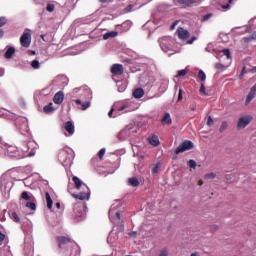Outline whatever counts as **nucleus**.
<instances>
[{
  "label": "nucleus",
  "mask_w": 256,
  "mask_h": 256,
  "mask_svg": "<svg viewBox=\"0 0 256 256\" xmlns=\"http://www.w3.org/2000/svg\"><path fill=\"white\" fill-rule=\"evenodd\" d=\"M72 180L76 189H82V192H80L79 194H73L74 199H79L80 201H85V199L89 200V197L91 195L89 187L86 186V184L83 183V181H81V179H79V177L77 176H73Z\"/></svg>",
  "instance_id": "f257e3e1"
},
{
  "label": "nucleus",
  "mask_w": 256,
  "mask_h": 256,
  "mask_svg": "<svg viewBox=\"0 0 256 256\" xmlns=\"http://www.w3.org/2000/svg\"><path fill=\"white\" fill-rule=\"evenodd\" d=\"M37 149H38V145L35 143V141L24 142L20 147L21 154L10 155V156L17 157L18 159H25V157H34Z\"/></svg>",
  "instance_id": "f03ea898"
},
{
  "label": "nucleus",
  "mask_w": 256,
  "mask_h": 256,
  "mask_svg": "<svg viewBox=\"0 0 256 256\" xmlns=\"http://www.w3.org/2000/svg\"><path fill=\"white\" fill-rule=\"evenodd\" d=\"M119 207H121V201L119 200L112 204L109 210V219L114 225H120V227H123V219H121V212L119 211Z\"/></svg>",
  "instance_id": "7ed1b4c3"
},
{
  "label": "nucleus",
  "mask_w": 256,
  "mask_h": 256,
  "mask_svg": "<svg viewBox=\"0 0 256 256\" xmlns=\"http://www.w3.org/2000/svg\"><path fill=\"white\" fill-rule=\"evenodd\" d=\"M57 241L60 249H67V247L72 248L70 256H81L79 246L77 245V243L71 241V239L61 236L57 238Z\"/></svg>",
  "instance_id": "20e7f679"
},
{
  "label": "nucleus",
  "mask_w": 256,
  "mask_h": 256,
  "mask_svg": "<svg viewBox=\"0 0 256 256\" xmlns=\"http://www.w3.org/2000/svg\"><path fill=\"white\" fill-rule=\"evenodd\" d=\"M58 156L60 157V159H63L64 157L65 161H73V159H75V152L73 151V149L65 147L60 150Z\"/></svg>",
  "instance_id": "39448f33"
},
{
  "label": "nucleus",
  "mask_w": 256,
  "mask_h": 256,
  "mask_svg": "<svg viewBox=\"0 0 256 256\" xmlns=\"http://www.w3.org/2000/svg\"><path fill=\"white\" fill-rule=\"evenodd\" d=\"M193 147H195V145L191 140H185L175 149V153L176 155H179V153H185V151H191Z\"/></svg>",
  "instance_id": "423d86ee"
},
{
  "label": "nucleus",
  "mask_w": 256,
  "mask_h": 256,
  "mask_svg": "<svg viewBox=\"0 0 256 256\" xmlns=\"http://www.w3.org/2000/svg\"><path fill=\"white\" fill-rule=\"evenodd\" d=\"M251 121H253V117L251 115H244L240 117L237 123V129H245Z\"/></svg>",
  "instance_id": "0eeeda50"
},
{
  "label": "nucleus",
  "mask_w": 256,
  "mask_h": 256,
  "mask_svg": "<svg viewBox=\"0 0 256 256\" xmlns=\"http://www.w3.org/2000/svg\"><path fill=\"white\" fill-rule=\"evenodd\" d=\"M20 43L22 47H25V49L29 48L31 45V34L29 32H25L20 37Z\"/></svg>",
  "instance_id": "6e6552de"
},
{
  "label": "nucleus",
  "mask_w": 256,
  "mask_h": 256,
  "mask_svg": "<svg viewBox=\"0 0 256 256\" xmlns=\"http://www.w3.org/2000/svg\"><path fill=\"white\" fill-rule=\"evenodd\" d=\"M176 33L178 35V38L181 39V41H187V39H189L190 33L188 30H185L183 27H179Z\"/></svg>",
  "instance_id": "1a4fd4ad"
},
{
  "label": "nucleus",
  "mask_w": 256,
  "mask_h": 256,
  "mask_svg": "<svg viewBox=\"0 0 256 256\" xmlns=\"http://www.w3.org/2000/svg\"><path fill=\"white\" fill-rule=\"evenodd\" d=\"M125 69L123 68V66L121 64H114L111 67V73L112 75H123Z\"/></svg>",
  "instance_id": "9d476101"
},
{
  "label": "nucleus",
  "mask_w": 256,
  "mask_h": 256,
  "mask_svg": "<svg viewBox=\"0 0 256 256\" xmlns=\"http://www.w3.org/2000/svg\"><path fill=\"white\" fill-rule=\"evenodd\" d=\"M65 100V93H63V91H58L54 97H53V102L56 105H61V103H63V101Z\"/></svg>",
  "instance_id": "9b49d317"
},
{
  "label": "nucleus",
  "mask_w": 256,
  "mask_h": 256,
  "mask_svg": "<svg viewBox=\"0 0 256 256\" xmlns=\"http://www.w3.org/2000/svg\"><path fill=\"white\" fill-rule=\"evenodd\" d=\"M256 94V83L252 86L250 92L248 93L245 101V105H249L253 99H255Z\"/></svg>",
  "instance_id": "f8f14e48"
},
{
  "label": "nucleus",
  "mask_w": 256,
  "mask_h": 256,
  "mask_svg": "<svg viewBox=\"0 0 256 256\" xmlns=\"http://www.w3.org/2000/svg\"><path fill=\"white\" fill-rule=\"evenodd\" d=\"M64 128H65V131L69 133V135H73V133H75V125H73V122L71 121H67L64 124Z\"/></svg>",
  "instance_id": "ddd939ff"
},
{
  "label": "nucleus",
  "mask_w": 256,
  "mask_h": 256,
  "mask_svg": "<svg viewBox=\"0 0 256 256\" xmlns=\"http://www.w3.org/2000/svg\"><path fill=\"white\" fill-rule=\"evenodd\" d=\"M173 120L171 119V114H169L168 112H166L163 116V118L161 119V124L162 125H172Z\"/></svg>",
  "instance_id": "4468645a"
},
{
  "label": "nucleus",
  "mask_w": 256,
  "mask_h": 256,
  "mask_svg": "<svg viewBox=\"0 0 256 256\" xmlns=\"http://www.w3.org/2000/svg\"><path fill=\"white\" fill-rule=\"evenodd\" d=\"M75 103H76V105H81L80 109L82 111H85V110L89 109V107H91V102H84L83 103V102H81L80 99L75 100Z\"/></svg>",
  "instance_id": "2eb2a0df"
},
{
  "label": "nucleus",
  "mask_w": 256,
  "mask_h": 256,
  "mask_svg": "<svg viewBox=\"0 0 256 256\" xmlns=\"http://www.w3.org/2000/svg\"><path fill=\"white\" fill-rule=\"evenodd\" d=\"M117 35H119V32H117V31L106 32L103 35V39H104V41H107V39H113L114 37H117Z\"/></svg>",
  "instance_id": "dca6fc26"
},
{
  "label": "nucleus",
  "mask_w": 256,
  "mask_h": 256,
  "mask_svg": "<svg viewBox=\"0 0 256 256\" xmlns=\"http://www.w3.org/2000/svg\"><path fill=\"white\" fill-rule=\"evenodd\" d=\"M143 95H145V91L143 90V88H137L133 92V97L135 99H141V97H143Z\"/></svg>",
  "instance_id": "f3484780"
},
{
  "label": "nucleus",
  "mask_w": 256,
  "mask_h": 256,
  "mask_svg": "<svg viewBox=\"0 0 256 256\" xmlns=\"http://www.w3.org/2000/svg\"><path fill=\"white\" fill-rule=\"evenodd\" d=\"M148 142L150 145H153V147H157L159 145V137L157 135H152L148 138Z\"/></svg>",
  "instance_id": "a211bd4d"
},
{
  "label": "nucleus",
  "mask_w": 256,
  "mask_h": 256,
  "mask_svg": "<svg viewBox=\"0 0 256 256\" xmlns=\"http://www.w3.org/2000/svg\"><path fill=\"white\" fill-rule=\"evenodd\" d=\"M176 2L182 7H189V5H193V3H195V0H176Z\"/></svg>",
  "instance_id": "6ab92c4d"
},
{
  "label": "nucleus",
  "mask_w": 256,
  "mask_h": 256,
  "mask_svg": "<svg viewBox=\"0 0 256 256\" xmlns=\"http://www.w3.org/2000/svg\"><path fill=\"white\" fill-rule=\"evenodd\" d=\"M15 55V48L14 47H9L7 51L4 54L5 59H11Z\"/></svg>",
  "instance_id": "aec40b11"
},
{
  "label": "nucleus",
  "mask_w": 256,
  "mask_h": 256,
  "mask_svg": "<svg viewBox=\"0 0 256 256\" xmlns=\"http://www.w3.org/2000/svg\"><path fill=\"white\" fill-rule=\"evenodd\" d=\"M21 199H24V201H33V194H30L27 191L22 192Z\"/></svg>",
  "instance_id": "412c9836"
},
{
  "label": "nucleus",
  "mask_w": 256,
  "mask_h": 256,
  "mask_svg": "<svg viewBox=\"0 0 256 256\" xmlns=\"http://www.w3.org/2000/svg\"><path fill=\"white\" fill-rule=\"evenodd\" d=\"M168 39H169L168 37H163V38H160L159 40L160 47L161 49H163V51H167L169 49V47L165 46V43H167Z\"/></svg>",
  "instance_id": "4be33fe9"
},
{
  "label": "nucleus",
  "mask_w": 256,
  "mask_h": 256,
  "mask_svg": "<svg viewBox=\"0 0 256 256\" xmlns=\"http://www.w3.org/2000/svg\"><path fill=\"white\" fill-rule=\"evenodd\" d=\"M45 197L47 202V208L53 209V200L51 199V195H49V192H46Z\"/></svg>",
  "instance_id": "5701e85b"
},
{
  "label": "nucleus",
  "mask_w": 256,
  "mask_h": 256,
  "mask_svg": "<svg viewBox=\"0 0 256 256\" xmlns=\"http://www.w3.org/2000/svg\"><path fill=\"white\" fill-rule=\"evenodd\" d=\"M44 113H53L55 108H53V103H49L48 105L44 106L43 108Z\"/></svg>",
  "instance_id": "b1692460"
},
{
  "label": "nucleus",
  "mask_w": 256,
  "mask_h": 256,
  "mask_svg": "<svg viewBox=\"0 0 256 256\" xmlns=\"http://www.w3.org/2000/svg\"><path fill=\"white\" fill-rule=\"evenodd\" d=\"M198 79H200V81H202V83H205V81L207 79V75L205 74V72H203V70H199Z\"/></svg>",
  "instance_id": "393cba45"
},
{
  "label": "nucleus",
  "mask_w": 256,
  "mask_h": 256,
  "mask_svg": "<svg viewBox=\"0 0 256 256\" xmlns=\"http://www.w3.org/2000/svg\"><path fill=\"white\" fill-rule=\"evenodd\" d=\"M129 185L132 187H139V180H137V178H130Z\"/></svg>",
  "instance_id": "a878e982"
},
{
  "label": "nucleus",
  "mask_w": 256,
  "mask_h": 256,
  "mask_svg": "<svg viewBox=\"0 0 256 256\" xmlns=\"http://www.w3.org/2000/svg\"><path fill=\"white\" fill-rule=\"evenodd\" d=\"M26 207L28 209H31V211H35V209H37V205H35V203H33V202H27Z\"/></svg>",
  "instance_id": "bb28decb"
},
{
  "label": "nucleus",
  "mask_w": 256,
  "mask_h": 256,
  "mask_svg": "<svg viewBox=\"0 0 256 256\" xmlns=\"http://www.w3.org/2000/svg\"><path fill=\"white\" fill-rule=\"evenodd\" d=\"M231 4H233V0H228L227 4L222 5V9H224V11H228V9H231Z\"/></svg>",
  "instance_id": "cd10ccee"
},
{
  "label": "nucleus",
  "mask_w": 256,
  "mask_h": 256,
  "mask_svg": "<svg viewBox=\"0 0 256 256\" xmlns=\"http://www.w3.org/2000/svg\"><path fill=\"white\" fill-rule=\"evenodd\" d=\"M105 153H106L105 148L100 149V151L97 154L98 155V159L103 160V157H105Z\"/></svg>",
  "instance_id": "c85d7f7f"
},
{
  "label": "nucleus",
  "mask_w": 256,
  "mask_h": 256,
  "mask_svg": "<svg viewBox=\"0 0 256 256\" xmlns=\"http://www.w3.org/2000/svg\"><path fill=\"white\" fill-rule=\"evenodd\" d=\"M161 168V162H158L155 167L152 168V173L157 174L159 173V169Z\"/></svg>",
  "instance_id": "c756f323"
},
{
  "label": "nucleus",
  "mask_w": 256,
  "mask_h": 256,
  "mask_svg": "<svg viewBox=\"0 0 256 256\" xmlns=\"http://www.w3.org/2000/svg\"><path fill=\"white\" fill-rule=\"evenodd\" d=\"M227 127H228L227 121L222 122L219 128L220 133H223L227 129Z\"/></svg>",
  "instance_id": "7c9ffc66"
},
{
  "label": "nucleus",
  "mask_w": 256,
  "mask_h": 256,
  "mask_svg": "<svg viewBox=\"0 0 256 256\" xmlns=\"http://www.w3.org/2000/svg\"><path fill=\"white\" fill-rule=\"evenodd\" d=\"M46 10L49 13H53L55 11V5L54 4H48L47 7H46Z\"/></svg>",
  "instance_id": "2f4dec72"
},
{
  "label": "nucleus",
  "mask_w": 256,
  "mask_h": 256,
  "mask_svg": "<svg viewBox=\"0 0 256 256\" xmlns=\"http://www.w3.org/2000/svg\"><path fill=\"white\" fill-rule=\"evenodd\" d=\"M222 53L227 57V59H231V51L229 49H223Z\"/></svg>",
  "instance_id": "473e14b6"
},
{
  "label": "nucleus",
  "mask_w": 256,
  "mask_h": 256,
  "mask_svg": "<svg viewBox=\"0 0 256 256\" xmlns=\"http://www.w3.org/2000/svg\"><path fill=\"white\" fill-rule=\"evenodd\" d=\"M31 67L33 69H39V67H40L39 61L38 60H33L32 63H31Z\"/></svg>",
  "instance_id": "72a5a7b5"
},
{
  "label": "nucleus",
  "mask_w": 256,
  "mask_h": 256,
  "mask_svg": "<svg viewBox=\"0 0 256 256\" xmlns=\"http://www.w3.org/2000/svg\"><path fill=\"white\" fill-rule=\"evenodd\" d=\"M7 25V18L5 16L0 17V27Z\"/></svg>",
  "instance_id": "f704fd0d"
},
{
  "label": "nucleus",
  "mask_w": 256,
  "mask_h": 256,
  "mask_svg": "<svg viewBox=\"0 0 256 256\" xmlns=\"http://www.w3.org/2000/svg\"><path fill=\"white\" fill-rule=\"evenodd\" d=\"M200 95H207V92L205 91V84L202 83L199 89Z\"/></svg>",
  "instance_id": "c9c22d12"
},
{
  "label": "nucleus",
  "mask_w": 256,
  "mask_h": 256,
  "mask_svg": "<svg viewBox=\"0 0 256 256\" xmlns=\"http://www.w3.org/2000/svg\"><path fill=\"white\" fill-rule=\"evenodd\" d=\"M188 166L190 168V171H192V169H195V167H197V162L195 161H189L188 162Z\"/></svg>",
  "instance_id": "e433bc0d"
},
{
  "label": "nucleus",
  "mask_w": 256,
  "mask_h": 256,
  "mask_svg": "<svg viewBox=\"0 0 256 256\" xmlns=\"http://www.w3.org/2000/svg\"><path fill=\"white\" fill-rule=\"evenodd\" d=\"M12 220L15 221V223H19V221H21L19 215H17L15 212L12 213Z\"/></svg>",
  "instance_id": "4c0bfd02"
},
{
  "label": "nucleus",
  "mask_w": 256,
  "mask_h": 256,
  "mask_svg": "<svg viewBox=\"0 0 256 256\" xmlns=\"http://www.w3.org/2000/svg\"><path fill=\"white\" fill-rule=\"evenodd\" d=\"M204 177H205V179H215V177H217V175L215 173L211 172V173L206 174Z\"/></svg>",
  "instance_id": "58836bf2"
},
{
  "label": "nucleus",
  "mask_w": 256,
  "mask_h": 256,
  "mask_svg": "<svg viewBox=\"0 0 256 256\" xmlns=\"http://www.w3.org/2000/svg\"><path fill=\"white\" fill-rule=\"evenodd\" d=\"M187 70H179L176 77H185Z\"/></svg>",
  "instance_id": "ea45409f"
},
{
  "label": "nucleus",
  "mask_w": 256,
  "mask_h": 256,
  "mask_svg": "<svg viewBox=\"0 0 256 256\" xmlns=\"http://www.w3.org/2000/svg\"><path fill=\"white\" fill-rule=\"evenodd\" d=\"M179 101H183V89H179V93H178V102Z\"/></svg>",
  "instance_id": "a19ab883"
},
{
  "label": "nucleus",
  "mask_w": 256,
  "mask_h": 256,
  "mask_svg": "<svg viewBox=\"0 0 256 256\" xmlns=\"http://www.w3.org/2000/svg\"><path fill=\"white\" fill-rule=\"evenodd\" d=\"M213 123H214L213 118H211V116H208L206 125L208 127H211V125H213Z\"/></svg>",
  "instance_id": "79ce46f5"
},
{
  "label": "nucleus",
  "mask_w": 256,
  "mask_h": 256,
  "mask_svg": "<svg viewBox=\"0 0 256 256\" xmlns=\"http://www.w3.org/2000/svg\"><path fill=\"white\" fill-rule=\"evenodd\" d=\"M0 189L2 191H5V189H7V185H5V181H3V179L0 181Z\"/></svg>",
  "instance_id": "37998d69"
},
{
  "label": "nucleus",
  "mask_w": 256,
  "mask_h": 256,
  "mask_svg": "<svg viewBox=\"0 0 256 256\" xmlns=\"http://www.w3.org/2000/svg\"><path fill=\"white\" fill-rule=\"evenodd\" d=\"M211 17H213V14H206V15L202 18V21H209V19H211Z\"/></svg>",
  "instance_id": "c03bdc74"
},
{
  "label": "nucleus",
  "mask_w": 256,
  "mask_h": 256,
  "mask_svg": "<svg viewBox=\"0 0 256 256\" xmlns=\"http://www.w3.org/2000/svg\"><path fill=\"white\" fill-rule=\"evenodd\" d=\"M197 41V38L193 36L190 40L187 41V45H193V42Z\"/></svg>",
  "instance_id": "a18cd8bd"
},
{
  "label": "nucleus",
  "mask_w": 256,
  "mask_h": 256,
  "mask_svg": "<svg viewBox=\"0 0 256 256\" xmlns=\"http://www.w3.org/2000/svg\"><path fill=\"white\" fill-rule=\"evenodd\" d=\"M129 237H137V232L136 231H132L130 233H128Z\"/></svg>",
  "instance_id": "49530a36"
},
{
  "label": "nucleus",
  "mask_w": 256,
  "mask_h": 256,
  "mask_svg": "<svg viewBox=\"0 0 256 256\" xmlns=\"http://www.w3.org/2000/svg\"><path fill=\"white\" fill-rule=\"evenodd\" d=\"M177 27V21L170 26V31H173Z\"/></svg>",
  "instance_id": "de8ad7c7"
},
{
  "label": "nucleus",
  "mask_w": 256,
  "mask_h": 256,
  "mask_svg": "<svg viewBox=\"0 0 256 256\" xmlns=\"http://www.w3.org/2000/svg\"><path fill=\"white\" fill-rule=\"evenodd\" d=\"M2 241H5V234L0 232V243H2Z\"/></svg>",
  "instance_id": "09e8293b"
},
{
  "label": "nucleus",
  "mask_w": 256,
  "mask_h": 256,
  "mask_svg": "<svg viewBox=\"0 0 256 256\" xmlns=\"http://www.w3.org/2000/svg\"><path fill=\"white\" fill-rule=\"evenodd\" d=\"M159 256H167V250L166 249L162 250Z\"/></svg>",
  "instance_id": "8fccbe9b"
},
{
  "label": "nucleus",
  "mask_w": 256,
  "mask_h": 256,
  "mask_svg": "<svg viewBox=\"0 0 256 256\" xmlns=\"http://www.w3.org/2000/svg\"><path fill=\"white\" fill-rule=\"evenodd\" d=\"M114 111H115V109H111L110 111H109V113H108V117H113V113H114Z\"/></svg>",
  "instance_id": "3c124183"
},
{
  "label": "nucleus",
  "mask_w": 256,
  "mask_h": 256,
  "mask_svg": "<svg viewBox=\"0 0 256 256\" xmlns=\"http://www.w3.org/2000/svg\"><path fill=\"white\" fill-rule=\"evenodd\" d=\"M245 69H246V67L244 66L243 68H242V72H241V74H240V77H243V75H245L247 72L245 71Z\"/></svg>",
  "instance_id": "603ef678"
},
{
  "label": "nucleus",
  "mask_w": 256,
  "mask_h": 256,
  "mask_svg": "<svg viewBox=\"0 0 256 256\" xmlns=\"http://www.w3.org/2000/svg\"><path fill=\"white\" fill-rule=\"evenodd\" d=\"M5 35V32L3 29H0V39H3V36Z\"/></svg>",
  "instance_id": "864d4df0"
},
{
  "label": "nucleus",
  "mask_w": 256,
  "mask_h": 256,
  "mask_svg": "<svg viewBox=\"0 0 256 256\" xmlns=\"http://www.w3.org/2000/svg\"><path fill=\"white\" fill-rule=\"evenodd\" d=\"M249 37H250V39H251L252 41H255V39H256V33L250 35Z\"/></svg>",
  "instance_id": "5fc2aeb1"
},
{
  "label": "nucleus",
  "mask_w": 256,
  "mask_h": 256,
  "mask_svg": "<svg viewBox=\"0 0 256 256\" xmlns=\"http://www.w3.org/2000/svg\"><path fill=\"white\" fill-rule=\"evenodd\" d=\"M244 41H245L246 43H249V41H252V40H251V37L248 36V37H244Z\"/></svg>",
  "instance_id": "6e6d98bb"
},
{
  "label": "nucleus",
  "mask_w": 256,
  "mask_h": 256,
  "mask_svg": "<svg viewBox=\"0 0 256 256\" xmlns=\"http://www.w3.org/2000/svg\"><path fill=\"white\" fill-rule=\"evenodd\" d=\"M250 72L256 73V66H254V67L250 70Z\"/></svg>",
  "instance_id": "4d7b16f0"
},
{
  "label": "nucleus",
  "mask_w": 256,
  "mask_h": 256,
  "mask_svg": "<svg viewBox=\"0 0 256 256\" xmlns=\"http://www.w3.org/2000/svg\"><path fill=\"white\" fill-rule=\"evenodd\" d=\"M125 106H122V107H120L119 109H118V111H125Z\"/></svg>",
  "instance_id": "13d9d810"
},
{
  "label": "nucleus",
  "mask_w": 256,
  "mask_h": 256,
  "mask_svg": "<svg viewBox=\"0 0 256 256\" xmlns=\"http://www.w3.org/2000/svg\"><path fill=\"white\" fill-rule=\"evenodd\" d=\"M56 207H57V209H61V204L59 202L56 203Z\"/></svg>",
  "instance_id": "bf43d9fd"
},
{
  "label": "nucleus",
  "mask_w": 256,
  "mask_h": 256,
  "mask_svg": "<svg viewBox=\"0 0 256 256\" xmlns=\"http://www.w3.org/2000/svg\"><path fill=\"white\" fill-rule=\"evenodd\" d=\"M198 185L201 187V185H203V180H199Z\"/></svg>",
  "instance_id": "052dcab7"
},
{
  "label": "nucleus",
  "mask_w": 256,
  "mask_h": 256,
  "mask_svg": "<svg viewBox=\"0 0 256 256\" xmlns=\"http://www.w3.org/2000/svg\"><path fill=\"white\" fill-rule=\"evenodd\" d=\"M100 3H107V0H99Z\"/></svg>",
  "instance_id": "680f3d73"
},
{
  "label": "nucleus",
  "mask_w": 256,
  "mask_h": 256,
  "mask_svg": "<svg viewBox=\"0 0 256 256\" xmlns=\"http://www.w3.org/2000/svg\"><path fill=\"white\" fill-rule=\"evenodd\" d=\"M191 256H199L198 253H192Z\"/></svg>",
  "instance_id": "e2e57ef3"
},
{
  "label": "nucleus",
  "mask_w": 256,
  "mask_h": 256,
  "mask_svg": "<svg viewBox=\"0 0 256 256\" xmlns=\"http://www.w3.org/2000/svg\"><path fill=\"white\" fill-rule=\"evenodd\" d=\"M73 91H74V93H77L79 91V89L75 88Z\"/></svg>",
  "instance_id": "0e129e2a"
},
{
  "label": "nucleus",
  "mask_w": 256,
  "mask_h": 256,
  "mask_svg": "<svg viewBox=\"0 0 256 256\" xmlns=\"http://www.w3.org/2000/svg\"><path fill=\"white\" fill-rule=\"evenodd\" d=\"M41 39H45V35H41Z\"/></svg>",
  "instance_id": "69168bd1"
},
{
  "label": "nucleus",
  "mask_w": 256,
  "mask_h": 256,
  "mask_svg": "<svg viewBox=\"0 0 256 256\" xmlns=\"http://www.w3.org/2000/svg\"><path fill=\"white\" fill-rule=\"evenodd\" d=\"M128 7H129V9H132L133 6H132V5H129Z\"/></svg>",
  "instance_id": "338daca9"
},
{
  "label": "nucleus",
  "mask_w": 256,
  "mask_h": 256,
  "mask_svg": "<svg viewBox=\"0 0 256 256\" xmlns=\"http://www.w3.org/2000/svg\"><path fill=\"white\" fill-rule=\"evenodd\" d=\"M137 165H138V164H135V169H137Z\"/></svg>",
  "instance_id": "774afa93"
}]
</instances>
